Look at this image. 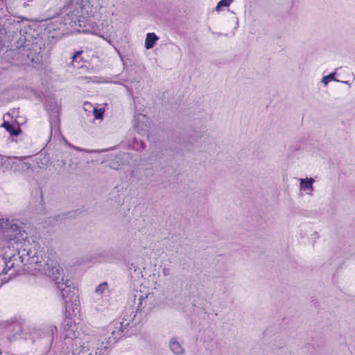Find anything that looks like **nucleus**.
Returning a JSON list of instances; mask_svg holds the SVG:
<instances>
[{
    "label": "nucleus",
    "instance_id": "1",
    "mask_svg": "<svg viewBox=\"0 0 355 355\" xmlns=\"http://www.w3.org/2000/svg\"><path fill=\"white\" fill-rule=\"evenodd\" d=\"M31 245L28 241H24L22 245L24 248H17L19 258H21L22 261L25 260L30 265L35 264V269L43 270L46 275L55 282L56 285L64 281L63 270H60L58 266L52 261L42 266L41 261H39L38 257L35 256L36 252L35 250H32Z\"/></svg>",
    "mask_w": 355,
    "mask_h": 355
},
{
    "label": "nucleus",
    "instance_id": "2",
    "mask_svg": "<svg viewBox=\"0 0 355 355\" xmlns=\"http://www.w3.org/2000/svg\"><path fill=\"white\" fill-rule=\"evenodd\" d=\"M0 231L4 234V237L8 243L16 244L17 248H23L24 241H20L18 235L21 234L19 226L13 223L8 218H0ZM23 241H24L23 239Z\"/></svg>",
    "mask_w": 355,
    "mask_h": 355
},
{
    "label": "nucleus",
    "instance_id": "3",
    "mask_svg": "<svg viewBox=\"0 0 355 355\" xmlns=\"http://www.w3.org/2000/svg\"><path fill=\"white\" fill-rule=\"evenodd\" d=\"M8 165L14 172L28 173L33 171L34 161L31 157H14L8 160Z\"/></svg>",
    "mask_w": 355,
    "mask_h": 355
},
{
    "label": "nucleus",
    "instance_id": "4",
    "mask_svg": "<svg viewBox=\"0 0 355 355\" xmlns=\"http://www.w3.org/2000/svg\"><path fill=\"white\" fill-rule=\"evenodd\" d=\"M58 288L60 291L62 297L64 300V305L66 310L69 307L70 302L72 301L74 297H76V288L69 284V281H62L58 285Z\"/></svg>",
    "mask_w": 355,
    "mask_h": 355
},
{
    "label": "nucleus",
    "instance_id": "5",
    "mask_svg": "<svg viewBox=\"0 0 355 355\" xmlns=\"http://www.w3.org/2000/svg\"><path fill=\"white\" fill-rule=\"evenodd\" d=\"M78 329V327L71 318H65L64 330L66 332V337L70 338H77L79 335L78 332H77Z\"/></svg>",
    "mask_w": 355,
    "mask_h": 355
},
{
    "label": "nucleus",
    "instance_id": "6",
    "mask_svg": "<svg viewBox=\"0 0 355 355\" xmlns=\"http://www.w3.org/2000/svg\"><path fill=\"white\" fill-rule=\"evenodd\" d=\"M59 113L58 111L56 110L55 112H52L50 114V124H51V134L54 131L55 135L58 133L60 132V127H59Z\"/></svg>",
    "mask_w": 355,
    "mask_h": 355
},
{
    "label": "nucleus",
    "instance_id": "7",
    "mask_svg": "<svg viewBox=\"0 0 355 355\" xmlns=\"http://www.w3.org/2000/svg\"><path fill=\"white\" fill-rule=\"evenodd\" d=\"M2 126L12 136H17L21 132L19 126L15 123H10L8 121H4Z\"/></svg>",
    "mask_w": 355,
    "mask_h": 355
},
{
    "label": "nucleus",
    "instance_id": "8",
    "mask_svg": "<svg viewBox=\"0 0 355 355\" xmlns=\"http://www.w3.org/2000/svg\"><path fill=\"white\" fill-rule=\"evenodd\" d=\"M158 37L154 33H149L147 34L145 41V47L147 49H152L156 42L158 40Z\"/></svg>",
    "mask_w": 355,
    "mask_h": 355
},
{
    "label": "nucleus",
    "instance_id": "9",
    "mask_svg": "<svg viewBox=\"0 0 355 355\" xmlns=\"http://www.w3.org/2000/svg\"><path fill=\"white\" fill-rule=\"evenodd\" d=\"M83 51H76L71 58V64L76 67H81L83 66V60L81 57Z\"/></svg>",
    "mask_w": 355,
    "mask_h": 355
},
{
    "label": "nucleus",
    "instance_id": "10",
    "mask_svg": "<svg viewBox=\"0 0 355 355\" xmlns=\"http://www.w3.org/2000/svg\"><path fill=\"white\" fill-rule=\"evenodd\" d=\"M170 348L176 355H181L184 353V349L174 338L170 343Z\"/></svg>",
    "mask_w": 355,
    "mask_h": 355
},
{
    "label": "nucleus",
    "instance_id": "11",
    "mask_svg": "<svg viewBox=\"0 0 355 355\" xmlns=\"http://www.w3.org/2000/svg\"><path fill=\"white\" fill-rule=\"evenodd\" d=\"M9 329L11 331H15L16 334H20L23 331V323L19 321L12 322L10 326Z\"/></svg>",
    "mask_w": 355,
    "mask_h": 355
},
{
    "label": "nucleus",
    "instance_id": "12",
    "mask_svg": "<svg viewBox=\"0 0 355 355\" xmlns=\"http://www.w3.org/2000/svg\"><path fill=\"white\" fill-rule=\"evenodd\" d=\"M108 284L107 282H104L100 284L95 289V293L99 295H103V293L108 290Z\"/></svg>",
    "mask_w": 355,
    "mask_h": 355
},
{
    "label": "nucleus",
    "instance_id": "13",
    "mask_svg": "<svg viewBox=\"0 0 355 355\" xmlns=\"http://www.w3.org/2000/svg\"><path fill=\"white\" fill-rule=\"evenodd\" d=\"M313 183V180L312 178H306L304 180H301L300 187L302 189H313L312 185Z\"/></svg>",
    "mask_w": 355,
    "mask_h": 355
},
{
    "label": "nucleus",
    "instance_id": "14",
    "mask_svg": "<svg viewBox=\"0 0 355 355\" xmlns=\"http://www.w3.org/2000/svg\"><path fill=\"white\" fill-rule=\"evenodd\" d=\"M131 146L133 149L136 150H139L144 149L145 148V144L143 141H137V139H135L132 143Z\"/></svg>",
    "mask_w": 355,
    "mask_h": 355
},
{
    "label": "nucleus",
    "instance_id": "15",
    "mask_svg": "<svg viewBox=\"0 0 355 355\" xmlns=\"http://www.w3.org/2000/svg\"><path fill=\"white\" fill-rule=\"evenodd\" d=\"M232 2L233 0H221L218 3L216 10L220 11L223 7H228Z\"/></svg>",
    "mask_w": 355,
    "mask_h": 355
},
{
    "label": "nucleus",
    "instance_id": "16",
    "mask_svg": "<svg viewBox=\"0 0 355 355\" xmlns=\"http://www.w3.org/2000/svg\"><path fill=\"white\" fill-rule=\"evenodd\" d=\"M94 118L96 119H102L103 115V110L101 109L94 108L93 110Z\"/></svg>",
    "mask_w": 355,
    "mask_h": 355
},
{
    "label": "nucleus",
    "instance_id": "17",
    "mask_svg": "<svg viewBox=\"0 0 355 355\" xmlns=\"http://www.w3.org/2000/svg\"><path fill=\"white\" fill-rule=\"evenodd\" d=\"M334 74H335V73H332L329 74L328 76H324L322 78V83L324 85H327L329 81L334 80Z\"/></svg>",
    "mask_w": 355,
    "mask_h": 355
},
{
    "label": "nucleus",
    "instance_id": "18",
    "mask_svg": "<svg viewBox=\"0 0 355 355\" xmlns=\"http://www.w3.org/2000/svg\"><path fill=\"white\" fill-rule=\"evenodd\" d=\"M12 259H15V256L11 257L10 260H8L6 263L5 269L8 268V270H10L12 268H14V263L12 262Z\"/></svg>",
    "mask_w": 355,
    "mask_h": 355
},
{
    "label": "nucleus",
    "instance_id": "19",
    "mask_svg": "<svg viewBox=\"0 0 355 355\" xmlns=\"http://www.w3.org/2000/svg\"><path fill=\"white\" fill-rule=\"evenodd\" d=\"M92 33L94 35H98V36H101V37H103V36L101 35L100 31L98 29L94 30Z\"/></svg>",
    "mask_w": 355,
    "mask_h": 355
},
{
    "label": "nucleus",
    "instance_id": "20",
    "mask_svg": "<svg viewBox=\"0 0 355 355\" xmlns=\"http://www.w3.org/2000/svg\"><path fill=\"white\" fill-rule=\"evenodd\" d=\"M2 164H3V158H2V157H1V156L0 155V167H1Z\"/></svg>",
    "mask_w": 355,
    "mask_h": 355
},
{
    "label": "nucleus",
    "instance_id": "21",
    "mask_svg": "<svg viewBox=\"0 0 355 355\" xmlns=\"http://www.w3.org/2000/svg\"><path fill=\"white\" fill-rule=\"evenodd\" d=\"M6 2V0H0V4L3 5Z\"/></svg>",
    "mask_w": 355,
    "mask_h": 355
}]
</instances>
